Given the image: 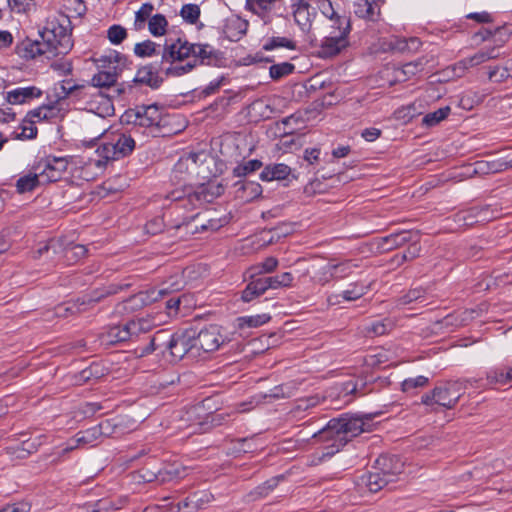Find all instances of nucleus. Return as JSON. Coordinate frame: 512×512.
<instances>
[{
    "label": "nucleus",
    "instance_id": "f257e3e1",
    "mask_svg": "<svg viewBox=\"0 0 512 512\" xmlns=\"http://www.w3.org/2000/svg\"><path fill=\"white\" fill-rule=\"evenodd\" d=\"M365 422L362 418L352 415H343L331 419L323 428L313 433L312 437L324 445L318 461L332 457L339 452L352 438L365 431Z\"/></svg>",
    "mask_w": 512,
    "mask_h": 512
},
{
    "label": "nucleus",
    "instance_id": "f03ea898",
    "mask_svg": "<svg viewBox=\"0 0 512 512\" xmlns=\"http://www.w3.org/2000/svg\"><path fill=\"white\" fill-rule=\"evenodd\" d=\"M212 65L218 60L217 51L209 44H193L182 38H167L163 45L162 62H182Z\"/></svg>",
    "mask_w": 512,
    "mask_h": 512
},
{
    "label": "nucleus",
    "instance_id": "7ed1b4c3",
    "mask_svg": "<svg viewBox=\"0 0 512 512\" xmlns=\"http://www.w3.org/2000/svg\"><path fill=\"white\" fill-rule=\"evenodd\" d=\"M156 325L155 318L151 315L139 317L128 321L125 324L115 325L107 328L100 335L103 345H115L121 342L132 340L141 333L150 331Z\"/></svg>",
    "mask_w": 512,
    "mask_h": 512
},
{
    "label": "nucleus",
    "instance_id": "20e7f679",
    "mask_svg": "<svg viewBox=\"0 0 512 512\" xmlns=\"http://www.w3.org/2000/svg\"><path fill=\"white\" fill-rule=\"evenodd\" d=\"M40 38L46 42L52 56L66 55L73 47L69 19L48 21L40 31Z\"/></svg>",
    "mask_w": 512,
    "mask_h": 512
},
{
    "label": "nucleus",
    "instance_id": "39448f33",
    "mask_svg": "<svg viewBox=\"0 0 512 512\" xmlns=\"http://www.w3.org/2000/svg\"><path fill=\"white\" fill-rule=\"evenodd\" d=\"M122 118L128 124L143 127L154 135L161 132V129L168 123L163 109L157 104L138 105L133 109H128Z\"/></svg>",
    "mask_w": 512,
    "mask_h": 512
},
{
    "label": "nucleus",
    "instance_id": "423d86ee",
    "mask_svg": "<svg viewBox=\"0 0 512 512\" xmlns=\"http://www.w3.org/2000/svg\"><path fill=\"white\" fill-rule=\"evenodd\" d=\"M136 143L130 134L111 132L96 150L101 159L95 160V165L102 168L108 161L119 160L130 155Z\"/></svg>",
    "mask_w": 512,
    "mask_h": 512
},
{
    "label": "nucleus",
    "instance_id": "0eeeda50",
    "mask_svg": "<svg viewBox=\"0 0 512 512\" xmlns=\"http://www.w3.org/2000/svg\"><path fill=\"white\" fill-rule=\"evenodd\" d=\"M351 33L350 18L336 19V26H330V31L323 38L319 46V56L330 58L340 54L350 45Z\"/></svg>",
    "mask_w": 512,
    "mask_h": 512
},
{
    "label": "nucleus",
    "instance_id": "6e6552de",
    "mask_svg": "<svg viewBox=\"0 0 512 512\" xmlns=\"http://www.w3.org/2000/svg\"><path fill=\"white\" fill-rule=\"evenodd\" d=\"M376 463L380 468L362 477V482L372 493L378 492L389 482H392L396 475L402 473L403 469L400 460L393 457H379Z\"/></svg>",
    "mask_w": 512,
    "mask_h": 512
},
{
    "label": "nucleus",
    "instance_id": "1a4fd4ad",
    "mask_svg": "<svg viewBox=\"0 0 512 512\" xmlns=\"http://www.w3.org/2000/svg\"><path fill=\"white\" fill-rule=\"evenodd\" d=\"M193 339L194 353L198 354V357L213 353L230 341L222 327L216 324L205 326L198 333L193 331Z\"/></svg>",
    "mask_w": 512,
    "mask_h": 512
},
{
    "label": "nucleus",
    "instance_id": "9d476101",
    "mask_svg": "<svg viewBox=\"0 0 512 512\" xmlns=\"http://www.w3.org/2000/svg\"><path fill=\"white\" fill-rule=\"evenodd\" d=\"M130 284L111 283L107 287L97 289L90 295L83 296L77 300V303H66L57 307L58 316H67L68 314L80 313L86 310L87 306L101 301L106 296L117 294L128 288Z\"/></svg>",
    "mask_w": 512,
    "mask_h": 512
},
{
    "label": "nucleus",
    "instance_id": "9b49d317",
    "mask_svg": "<svg viewBox=\"0 0 512 512\" xmlns=\"http://www.w3.org/2000/svg\"><path fill=\"white\" fill-rule=\"evenodd\" d=\"M463 387L458 382H449L435 387L430 393L422 396V403L426 406L434 404L447 409L453 408L462 395Z\"/></svg>",
    "mask_w": 512,
    "mask_h": 512
},
{
    "label": "nucleus",
    "instance_id": "f8f14e48",
    "mask_svg": "<svg viewBox=\"0 0 512 512\" xmlns=\"http://www.w3.org/2000/svg\"><path fill=\"white\" fill-rule=\"evenodd\" d=\"M68 168V160L65 157H46L40 160L33 170L38 172L41 184L58 181Z\"/></svg>",
    "mask_w": 512,
    "mask_h": 512
},
{
    "label": "nucleus",
    "instance_id": "ddd939ff",
    "mask_svg": "<svg viewBox=\"0 0 512 512\" xmlns=\"http://www.w3.org/2000/svg\"><path fill=\"white\" fill-rule=\"evenodd\" d=\"M172 358L176 361L188 356L192 359L197 358L198 354L194 353L193 330L176 332L171 335L167 344Z\"/></svg>",
    "mask_w": 512,
    "mask_h": 512
},
{
    "label": "nucleus",
    "instance_id": "4468645a",
    "mask_svg": "<svg viewBox=\"0 0 512 512\" xmlns=\"http://www.w3.org/2000/svg\"><path fill=\"white\" fill-rule=\"evenodd\" d=\"M312 0H290V9L294 22L303 32H308L317 15V9L312 6Z\"/></svg>",
    "mask_w": 512,
    "mask_h": 512
},
{
    "label": "nucleus",
    "instance_id": "2eb2a0df",
    "mask_svg": "<svg viewBox=\"0 0 512 512\" xmlns=\"http://www.w3.org/2000/svg\"><path fill=\"white\" fill-rule=\"evenodd\" d=\"M187 422L186 427L191 428V433H204L208 431L207 412L203 404H196L187 409L182 417Z\"/></svg>",
    "mask_w": 512,
    "mask_h": 512
},
{
    "label": "nucleus",
    "instance_id": "dca6fc26",
    "mask_svg": "<svg viewBox=\"0 0 512 512\" xmlns=\"http://www.w3.org/2000/svg\"><path fill=\"white\" fill-rule=\"evenodd\" d=\"M164 64L165 62H162L161 60L159 64H148L140 67L136 72L134 82L145 84L152 89L159 88L163 82V79L160 76V73L162 72L160 67H163Z\"/></svg>",
    "mask_w": 512,
    "mask_h": 512
},
{
    "label": "nucleus",
    "instance_id": "f3484780",
    "mask_svg": "<svg viewBox=\"0 0 512 512\" xmlns=\"http://www.w3.org/2000/svg\"><path fill=\"white\" fill-rule=\"evenodd\" d=\"M43 91L36 86L17 87L6 93L5 99L9 104L22 105L29 104L34 99L42 96Z\"/></svg>",
    "mask_w": 512,
    "mask_h": 512
},
{
    "label": "nucleus",
    "instance_id": "a211bd4d",
    "mask_svg": "<svg viewBox=\"0 0 512 512\" xmlns=\"http://www.w3.org/2000/svg\"><path fill=\"white\" fill-rule=\"evenodd\" d=\"M110 421L106 420L101 422L99 425L93 426L91 428L86 429L85 431H81L75 436V446H71L69 449H73L80 445H92L96 442L102 435L108 436L110 434Z\"/></svg>",
    "mask_w": 512,
    "mask_h": 512
},
{
    "label": "nucleus",
    "instance_id": "6ab92c4d",
    "mask_svg": "<svg viewBox=\"0 0 512 512\" xmlns=\"http://www.w3.org/2000/svg\"><path fill=\"white\" fill-rule=\"evenodd\" d=\"M16 53L23 59H34L40 55H51L45 41L25 39L16 46Z\"/></svg>",
    "mask_w": 512,
    "mask_h": 512
},
{
    "label": "nucleus",
    "instance_id": "aec40b11",
    "mask_svg": "<svg viewBox=\"0 0 512 512\" xmlns=\"http://www.w3.org/2000/svg\"><path fill=\"white\" fill-rule=\"evenodd\" d=\"M489 212L487 207H473L457 213L455 220L461 225L469 227L476 223L489 221Z\"/></svg>",
    "mask_w": 512,
    "mask_h": 512
},
{
    "label": "nucleus",
    "instance_id": "412c9836",
    "mask_svg": "<svg viewBox=\"0 0 512 512\" xmlns=\"http://www.w3.org/2000/svg\"><path fill=\"white\" fill-rule=\"evenodd\" d=\"M166 198L173 202H179L185 209H195L201 201L199 194L192 192L190 187L173 190L166 195Z\"/></svg>",
    "mask_w": 512,
    "mask_h": 512
},
{
    "label": "nucleus",
    "instance_id": "4be33fe9",
    "mask_svg": "<svg viewBox=\"0 0 512 512\" xmlns=\"http://www.w3.org/2000/svg\"><path fill=\"white\" fill-rule=\"evenodd\" d=\"M499 56L498 48L495 46L485 47L470 57L460 60L457 65L462 69H469L478 66L488 60L495 59Z\"/></svg>",
    "mask_w": 512,
    "mask_h": 512
},
{
    "label": "nucleus",
    "instance_id": "5701e85b",
    "mask_svg": "<svg viewBox=\"0 0 512 512\" xmlns=\"http://www.w3.org/2000/svg\"><path fill=\"white\" fill-rule=\"evenodd\" d=\"M512 385V365L507 368L495 367L490 369L486 375L487 387Z\"/></svg>",
    "mask_w": 512,
    "mask_h": 512
},
{
    "label": "nucleus",
    "instance_id": "b1692460",
    "mask_svg": "<svg viewBox=\"0 0 512 512\" xmlns=\"http://www.w3.org/2000/svg\"><path fill=\"white\" fill-rule=\"evenodd\" d=\"M291 171V168L284 163L270 164L262 170L260 179L266 182L285 180L291 174Z\"/></svg>",
    "mask_w": 512,
    "mask_h": 512
},
{
    "label": "nucleus",
    "instance_id": "393cba45",
    "mask_svg": "<svg viewBox=\"0 0 512 512\" xmlns=\"http://www.w3.org/2000/svg\"><path fill=\"white\" fill-rule=\"evenodd\" d=\"M202 156H204L203 153L195 152H190L183 155L174 165L173 172L175 174L193 173L197 168L198 162L201 161Z\"/></svg>",
    "mask_w": 512,
    "mask_h": 512
},
{
    "label": "nucleus",
    "instance_id": "a878e982",
    "mask_svg": "<svg viewBox=\"0 0 512 512\" xmlns=\"http://www.w3.org/2000/svg\"><path fill=\"white\" fill-rule=\"evenodd\" d=\"M143 477L148 482H151L153 480L159 482H168L174 479L181 478L182 473L177 467L166 466L162 469H158L157 471L147 472V474H144Z\"/></svg>",
    "mask_w": 512,
    "mask_h": 512
},
{
    "label": "nucleus",
    "instance_id": "bb28decb",
    "mask_svg": "<svg viewBox=\"0 0 512 512\" xmlns=\"http://www.w3.org/2000/svg\"><path fill=\"white\" fill-rule=\"evenodd\" d=\"M236 185H240L237 189V197L243 201L249 202L262 194V186L255 181H239Z\"/></svg>",
    "mask_w": 512,
    "mask_h": 512
},
{
    "label": "nucleus",
    "instance_id": "cd10ccee",
    "mask_svg": "<svg viewBox=\"0 0 512 512\" xmlns=\"http://www.w3.org/2000/svg\"><path fill=\"white\" fill-rule=\"evenodd\" d=\"M248 23L241 18H231L226 22L224 33L231 41H238L246 34Z\"/></svg>",
    "mask_w": 512,
    "mask_h": 512
},
{
    "label": "nucleus",
    "instance_id": "c85d7f7f",
    "mask_svg": "<svg viewBox=\"0 0 512 512\" xmlns=\"http://www.w3.org/2000/svg\"><path fill=\"white\" fill-rule=\"evenodd\" d=\"M266 291H268L267 286L263 277L252 279L245 289L242 291V300L244 302H250L255 298L260 297Z\"/></svg>",
    "mask_w": 512,
    "mask_h": 512
},
{
    "label": "nucleus",
    "instance_id": "c756f323",
    "mask_svg": "<svg viewBox=\"0 0 512 512\" xmlns=\"http://www.w3.org/2000/svg\"><path fill=\"white\" fill-rule=\"evenodd\" d=\"M413 240V232L411 231H400L392 233L382 238V248L385 250H392L398 248Z\"/></svg>",
    "mask_w": 512,
    "mask_h": 512
},
{
    "label": "nucleus",
    "instance_id": "7c9ffc66",
    "mask_svg": "<svg viewBox=\"0 0 512 512\" xmlns=\"http://www.w3.org/2000/svg\"><path fill=\"white\" fill-rule=\"evenodd\" d=\"M512 167V164L506 160H494V161H477L474 167V173H498L507 170Z\"/></svg>",
    "mask_w": 512,
    "mask_h": 512
},
{
    "label": "nucleus",
    "instance_id": "2f4dec72",
    "mask_svg": "<svg viewBox=\"0 0 512 512\" xmlns=\"http://www.w3.org/2000/svg\"><path fill=\"white\" fill-rule=\"evenodd\" d=\"M121 58L122 55L119 52L115 50H109L107 53L95 57L94 62L98 69L118 71V64Z\"/></svg>",
    "mask_w": 512,
    "mask_h": 512
},
{
    "label": "nucleus",
    "instance_id": "473e14b6",
    "mask_svg": "<svg viewBox=\"0 0 512 512\" xmlns=\"http://www.w3.org/2000/svg\"><path fill=\"white\" fill-rule=\"evenodd\" d=\"M118 71L116 70H101L95 74L91 79L93 87L109 88L116 84Z\"/></svg>",
    "mask_w": 512,
    "mask_h": 512
},
{
    "label": "nucleus",
    "instance_id": "72a5a7b5",
    "mask_svg": "<svg viewBox=\"0 0 512 512\" xmlns=\"http://www.w3.org/2000/svg\"><path fill=\"white\" fill-rule=\"evenodd\" d=\"M175 63L176 62H165L163 67H160L162 73L167 77H180L191 72L196 67V63H192L191 60L186 64Z\"/></svg>",
    "mask_w": 512,
    "mask_h": 512
},
{
    "label": "nucleus",
    "instance_id": "f704fd0d",
    "mask_svg": "<svg viewBox=\"0 0 512 512\" xmlns=\"http://www.w3.org/2000/svg\"><path fill=\"white\" fill-rule=\"evenodd\" d=\"M268 290L289 288L293 285L294 276L290 272H283L279 275L263 277Z\"/></svg>",
    "mask_w": 512,
    "mask_h": 512
},
{
    "label": "nucleus",
    "instance_id": "c9c22d12",
    "mask_svg": "<svg viewBox=\"0 0 512 512\" xmlns=\"http://www.w3.org/2000/svg\"><path fill=\"white\" fill-rule=\"evenodd\" d=\"M355 14L360 18L375 21L379 15V10L375 3L368 0H360L356 4Z\"/></svg>",
    "mask_w": 512,
    "mask_h": 512
},
{
    "label": "nucleus",
    "instance_id": "e433bc0d",
    "mask_svg": "<svg viewBox=\"0 0 512 512\" xmlns=\"http://www.w3.org/2000/svg\"><path fill=\"white\" fill-rule=\"evenodd\" d=\"M40 106L43 111V119L46 121L61 119L65 115V110L62 108V104L59 100L50 101Z\"/></svg>",
    "mask_w": 512,
    "mask_h": 512
},
{
    "label": "nucleus",
    "instance_id": "4c0bfd02",
    "mask_svg": "<svg viewBox=\"0 0 512 512\" xmlns=\"http://www.w3.org/2000/svg\"><path fill=\"white\" fill-rule=\"evenodd\" d=\"M394 328L393 320L384 318L381 320H375L366 326L365 331L373 336H382L390 332Z\"/></svg>",
    "mask_w": 512,
    "mask_h": 512
},
{
    "label": "nucleus",
    "instance_id": "58836bf2",
    "mask_svg": "<svg viewBox=\"0 0 512 512\" xmlns=\"http://www.w3.org/2000/svg\"><path fill=\"white\" fill-rule=\"evenodd\" d=\"M168 21L162 14H155L148 21V30L154 37H160L166 34Z\"/></svg>",
    "mask_w": 512,
    "mask_h": 512
},
{
    "label": "nucleus",
    "instance_id": "ea45409f",
    "mask_svg": "<svg viewBox=\"0 0 512 512\" xmlns=\"http://www.w3.org/2000/svg\"><path fill=\"white\" fill-rule=\"evenodd\" d=\"M39 185L42 184L40 183L38 172L35 170L33 173L20 177L16 182V188L19 193L30 192Z\"/></svg>",
    "mask_w": 512,
    "mask_h": 512
},
{
    "label": "nucleus",
    "instance_id": "a19ab883",
    "mask_svg": "<svg viewBox=\"0 0 512 512\" xmlns=\"http://www.w3.org/2000/svg\"><path fill=\"white\" fill-rule=\"evenodd\" d=\"M369 290V285L363 283H352L348 288L342 291L337 297H342L345 301H355L365 295Z\"/></svg>",
    "mask_w": 512,
    "mask_h": 512
},
{
    "label": "nucleus",
    "instance_id": "79ce46f5",
    "mask_svg": "<svg viewBox=\"0 0 512 512\" xmlns=\"http://www.w3.org/2000/svg\"><path fill=\"white\" fill-rule=\"evenodd\" d=\"M278 48H285L288 50H295L296 49V43L287 37H270L265 40L263 44V49L265 51H272Z\"/></svg>",
    "mask_w": 512,
    "mask_h": 512
},
{
    "label": "nucleus",
    "instance_id": "37998d69",
    "mask_svg": "<svg viewBox=\"0 0 512 512\" xmlns=\"http://www.w3.org/2000/svg\"><path fill=\"white\" fill-rule=\"evenodd\" d=\"M160 45L156 44L152 40H144L135 44L133 52L135 56L139 58L152 57L157 54Z\"/></svg>",
    "mask_w": 512,
    "mask_h": 512
},
{
    "label": "nucleus",
    "instance_id": "c03bdc74",
    "mask_svg": "<svg viewBox=\"0 0 512 512\" xmlns=\"http://www.w3.org/2000/svg\"><path fill=\"white\" fill-rule=\"evenodd\" d=\"M450 111V107L445 106L437 109L436 111L430 112L422 118V125L425 127L436 126L437 124H439L441 121L448 117Z\"/></svg>",
    "mask_w": 512,
    "mask_h": 512
},
{
    "label": "nucleus",
    "instance_id": "a18cd8bd",
    "mask_svg": "<svg viewBox=\"0 0 512 512\" xmlns=\"http://www.w3.org/2000/svg\"><path fill=\"white\" fill-rule=\"evenodd\" d=\"M271 319V316L269 314L263 313V314H257V315H251V316H243L238 318L239 327L244 328H256L263 324H266Z\"/></svg>",
    "mask_w": 512,
    "mask_h": 512
},
{
    "label": "nucleus",
    "instance_id": "49530a36",
    "mask_svg": "<svg viewBox=\"0 0 512 512\" xmlns=\"http://www.w3.org/2000/svg\"><path fill=\"white\" fill-rule=\"evenodd\" d=\"M511 59L506 62L504 66H495L490 68L488 72V78L491 81L503 82L508 78H512Z\"/></svg>",
    "mask_w": 512,
    "mask_h": 512
},
{
    "label": "nucleus",
    "instance_id": "de8ad7c7",
    "mask_svg": "<svg viewBox=\"0 0 512 512\" xmlns=\"http://www.w3.org/2000/svg\"><path fill=\"white\" fill-rule=\"evenodd\" d=\"M154 10V6L151 3H144L135 13L134 26L136 30H140L145 26L146 21L150 19L151 14Z\"/></svg>",
    "mask_w": 512,
    "mask_h": 512
},
{
    "label": "nucleus",
    "instance_id": "09e8293b",
    "mask_svg": "<svg viewBox=\"0 0 512 512\" xmlns=\"http://www.w3.org/2000/svg\"><path fill=\"white\" fill-rule=\"evenodd\" d=\"M88 250L84 245L72 244L64 249V257L68 263L77 262L84 258Z\"/></svg>",
    "mask_w": 512,
    "mask_h": 512
},
{
    "label": "nucleus",
    "instance_id": "8fccbe9b",
    "mask_svg": "<svg viewBox=\"0 0 512 512\" xmlns=\"http://www.w3.org/2000/svg\"><path fill=\"white\" fill-rule=\"evenodd\" d=\"M262 167V162L258 159H252L247 162L237 165L233 169V175L235 177H244Z\"/></svg>",
    "mask_w": 512,
    "mask_h": 512
},
{
    "label": "nucleus",
    "instance_id": "3c124183",
    "mask_svg": "<svg viewBox=\"0 0 512 512\" xmlns=\"http://www.w3.org/2000/svg\"><path fill=\"white\" fill-rule=\"evenodd\" d=\"M128 36L125 27L119 24L110 26L107 30V38L113 45H120Z\"/></svg>",
    "mask_w": 512,
    "mask_h": 512
},
{
    "label": "nucleus",
    "instance_id": "603ef678",
    "mask_svg": "<svg viewBox=\"0 0 512 512\" xmlns=\"http://www.w3.org/2000/svg\"><path fill=\"white\" fill-rule=\"evenodd\" d=\"M331 266L333 269L334 278L336 279H343L349 276L353 272L354 268L358 267V265L353 263L351 260H346L337 264L331 263Z\"/></svg>",
    "mask_w": 512,
    "mask_h": 512
},
{
    "label": "nucleus",
    "instance_id": "864d4df0",
    "mask_svg": "<svg viewBox=\"0 0 512 512\" xmlns=\"http://www.w3.org/2000/svg\"><path fill=\"white\" fill-rule=\"evenodd\" d=\"M180 16L189 24H195L200 17V8L197 4H185L180 10Z\"/></svg>",
    "mask_w": 512,
    "mask_h": 512
},
{
    "label": "nucleus",
    "instance_id": "5fc2aeb1",
    "mask_svg": "<svg viewBox=\"0 0 512 512\" xmlns=\"http://www.w3.org/2000/svg\"><path fill=\"white\" fill-rule=\"evenodd\" d=\"M428 382V377L423 375L407 378L401 384L402 391L406 393L412 392L414 389L426 386Z\"/></svg>",
    "mask_w": 512,
    "mask_h": 512
},
{
    "label": "nucleus",
    "instance_id": "6e6d98bb",
    "mask_svg": "<svg viewBox=\"0 0 512 512\" xmlns=\"http://www.w3.org/2000/svg\"><path fill=\"white\" fill-rule=\"evenodd\" d=\"M294 70V65L288 62L274 64L270 67V77L274 80H278L284 76L291 74Z\"/></svg>",
    "mask_w": 512,
    "mask_h": 512
},
{
    "label": "nucleus",
    "instance_id": "4d7b16f0",
    "mask_svg": "<svg viewBox=\"0 0 512 512\" xmlns=\"http://www.w3.org/2000/svg\"><path fill=\"white\" fill-rule=\"evenodd\" d=\"M234 413V411L207 413L208 425H206V427H208V430H210L212 427L223 425L229 421L230 417Z\"/></svg>",
    "mask_w": 512,
    "mask_h": 512
},
{
    "label": "nucleus",
    "instance_id": "13d9d810",
    "mask_svg": "<svg viewBox=\"0 0 512 512\" xmlns=\"http://www.w3.org/2000/svg\"><path fill=\"white\" fill-rule=\"evenodd\" d=\"M62 249V244L58 240H50L47 243L43 244L36 251L33 252L34 259H40L45 254H49L51 251L53 254L58 253Z\"/></svg>",
    "mask_w": 512,
    "mask_h": 512
},
{
    "label": "nucleus",
    "instance_id": "bf43d9fd",
    "mask_svg": "<svg viewBox=\"0 0 512 512\" xmlns=\"http://www.w3.org/2000/svg\"><path fill=\"white\" fill-rule=\"evenodd\" d=\"M21 133L20 137L24 139H33L37 135V127L35 126V122L28 119L26 116L24 117L21 123Z\"/></svg>",
    "mask_w": 512,
    "mask_h": 512
},
{
    "label": "nucleus",
    "instance_id": "052dcab7",
    "mask_svg": "<svg viewBox=\"0 0 512 512\" xmlns=\"http://www.w3.org/2000/svg\"><path fill=\"white\" fill-rule=\"evenodd\" d=\"M315 282L320 285H325L328 283L331 279H334V273L331 266V263H328L327 265L323 266L315 275L314 277Z\"/></svg>",
    "mask_w": 512,
    "mask_h": 512
},
{
    "label": "nucleus",
    "instance_id": "680f3d73",
    "mask_svg": "<svg viewBox=\"0 0 512 512\" xmlns=\"http://www.w3.org/2000/svg\"><path fill=\"white\" fill-rule=\"evenodd\" d=\"M358 380H349L340 384V394L343 397L350 395H364L363 392H360L358 388Z\"/></svg>",
    "mask_w": 512,
    "mask_h": 512
},
{
    "label": "nucleus",
    "instance_id": "e2e57ef3",
    "mask_svg": "<svg viewBox=\"0 0 512 512\" xmlns=\"http://www.w3.org/2000/svg\"><path fill=\"white\" fill-rule=\"evenodd\" d=\"M322 13L327 17L331 24L330 26H336V19L348 18L345 15H339L333 8L332 3L329 0H325L322 5Z\"/></svg>",
    "mask_w": 512,
    "mask_h": 512
},
{
    "label": "nucleus",
    "instance_id": "0e129e2a",
    "mask_svg": "<svg viewBox=\"0 0 512 512\" xmlns=\"http://www.w3.org/2000/svg\"><path fill=\"white\" fill-rule=\"evenodd\" d=\"M424 293L425 291L421 288L412 289L401 298V303L406 305L418 301L423 297Z\"/></svg>",
    "mask_w": 512,
    "mask_h": 512
},
{
    "label": "nucleus",
    "instance_id": "69168bd1",
    "mask_svg": "<svg viewBox=\"0 0 512 512\" xmlns=\"http://www.w3.org/2000/svg\"><path fill=\"white\" fill-rule=\"evenodd\" d=\"M278 266V260L275 257H268L263 262H261L257 268L259 269V273H271Z\"/></svg>",
    "mask_w": 512,
    "mask_h": 512
},
{
    "label": "nucleus",
    "instance_id": "338daca9",
    "mask_svg": "<svg viewBox=\"0 0 512 512\" xmlns=\"http://www.w3.org/2000/svg\"><path fill=\"white\" fill-rule=\"evenodd\" d=\"M415 108L414 105H408L395 111V117L401 119L404 122H409L414 117Z\"/></svg>",
    "mask_w": 512,
    "mask_h": 512
},
{
    "label": "nucleus",
    "instance_id": "774afa93",
    "mask_svg": "<svg viewBox=\"0 0 512 512\" xmlns=\"http://www.w3.org/2000/svg\"><path fill=\"white\" fill-rule=\"evenodd\" d=\"M283 477H275L267 480L262 486L258 487V493L260 496H266L270 491H272L279 483V481Z\"/></svg>",
    "mask_w": 512,
    "mask_h": 512
}]
</instances>
